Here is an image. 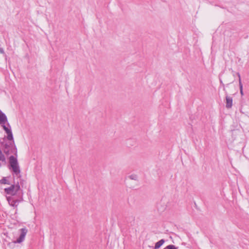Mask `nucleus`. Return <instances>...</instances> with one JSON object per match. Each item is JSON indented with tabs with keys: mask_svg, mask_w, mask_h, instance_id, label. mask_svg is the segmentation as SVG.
I'll return each mask as SVG.
<instances>
[{
	"mask_svg": "<svg viewBox=\"0 0 249 249\" xmlns=\"http://www.w3.org/2000/svg\"><path fill=\"white\" fill-rule=\"evenodd\" d=\"M9 164L13 173L17 176L19 175L20 170L17 159L13 156H11L9 157Z\"/></svg>",
	"mask_w": 249,
	"mask_h": 249,
	"instance_id": "nucleus-1",
	"label": "nucleus"
},
{
	"mask_svg": "<svg viewBox=\"0 0 249 249\" xmlns=\"http://www.w3.org/2000/svg\"><path fill=\"white\" fill-rule=\"evenodd\" d=\"M20 186L18 183L16 185H12L10 187L4 189L5 193L7 195L14 196L17 195L20 190Z\"/></svg>",
	"mask_w": 249,
	"mask_h": 249,
	"instance_id": "nucleus-2",
	"label": "nucleus"
},
{
	"mask_svg": "<svg viewBox=\"0 0 249 249\" xmlns=\"http://www.w3.org/2000/svg\"><path fill=\"white\" fill-rule=\"evenodd\" d=\"M19 231L20 233L19 236L16 240L13 241L14 244L21 243L24 240L28 230L26 228H24L20 229Z\"/></svg>",
	"mask_w": 249,
	"mask_h": 249,
	"instance_id": "nucleus-3",
	"label": "nucleus"
},
{
	"mask_svg": "<svg viewBox=\"0 0 249 249\" xmlns=\"http://www.w3.org/2000/svg\"><path fill=\"white\" fill-rule=\"evenodd\" d=\"M7 201H8L9 204L14 207H17L18 205L19 202L22 201V197H21L20 199H15L12 196L7 197Z\"/></svg>",
	"mask_w": 249,
	"mask_h": 249,
	"instance_id": "nucleus-4",
	"label": "nucleus"
},
{
	"mask_svg": "<svg viewBox=\"0 0 249 249\" xmlns=\"http://www.w3.org/2000/svg\"><path fill=\"white\" fill-rule=\"evenodd\" d=\"M232 106V98L228 96H226V107L227 108H231Z\"/></svg>",
	"mask_w": 249,
	"mask_h": 249,
	"instance_id": "nucleus-5",
	"label": "nucleus"
},
{
	"mask_svg": "<svg viewBox=\"0 0 249 249\" xmlns=\"http://www.w3.org/2000/svg\"><path fill=\"white\" fill-rule=\"evenodd\" d=\"M7 122L6 116L0 110V124H4Z\"/></svg>",
	"mask_w": 249,
	"mask_h": 249,
	"instance_id": "nucleus-6",
	"label": "nucleus"
},
{
	"mask_svg": "<svg viewBox=\"0 0 249 249\" xmlns=\"http://www.w3.org/2000/svg\"><path fill=\"white\" fill-rule=\"evenodd\" d=\"M237 75H238V77H239V88H240V91L241 95L242 96L243 95V85L241 82V79L240 77V75L239 73H237Z\"/></svg>",
	"mask_w": 249,
	"mask_h": 249,
	"instance_id": "nucleus-7",
	"label": "nucleus"
},
{
	"mask_svg": "<svg viewBox=\"0 0 249 249\" xmlns=\"http://www.w3.org/2000/svg\"><path fill=\"white\" fill-rule=\"evenodd\" d=\"M164 243V239H161L159 241L157 242L155 245V249H158Z\"/></svg>",
	"mask_w": 249,
	"mask_h": 249,
	"instance_id": "nucleus-8",
	"label": "nucleus"
},
{
	"mask_svg": "<svg viewBox=\"0 0 249 249\" xmlns=\"http://www.w3.org/2000/svg\"><path fill=\"white\" fill-rule=\"evenodd\" d=\"M0 183L2 184H10V182L6 179V177H3L0 180Z\"/></svg>",
	"mask_w": 249,
	"mask_h": 249,
	"instance_id": "nucleus-9",
	"label": "nucleus"
},
{
	"mask_svg": "<svg viewBox=\"0 0 249 249\" xmlns=\"http://www.w3.org/2000/svg\"><path fill=\"white\" fill-rule=\"evenodd\" d=\"M11 153H13L16 156H17V149L16 145H13V147H11Z\"/></svg>",
	"mask_w": 249,
	"mask_h": 249,
	"instance_id": "nucleus-10",
	"label": "nucleus"
},
{
	"mask_svg": "<svg viewBox=\"0 0 249 249\" xmlns=\"http://www.w3.org/2000/svg\"><path fill=\"white\" fill-rule=\"evenodd\" d=\"M7 139L9 141H13V142L14 138H13L12 131H10V132H9L8 133H7Z\"/></svg>",
	"mask_w": 249,
	"mask_h": 249,
	"instance_id": "nucleus-11",
	"label": "nucleus"
},
{
	"mask_svg": "<svg viewBox=\"0 0 249 249\" xmlns=\"http://www.w3.org/2000/svg\"><path fill=\"white\" fill-rule=\"evenodd\" d=\"M13 145H14V142H10L9 144L5 143L4 145V150L8 149L11 147H13Z\"/></svg>",
	"mask_w": 249,
	"mask_h": 249,
	"instance_id": "nucleus-12",
	"label": "nucleus"
},
{
	"mask_svg": "<svg viewBox=\"0 0 249 249\" xmlns=\"http://www.w3.org/2000/svg\"><path fill=\"white\" fill-rule=\"evenodd\" d=\"M0 160L5 162L6 158L0 149Z\"/></svg>",
	"mask_w": 249,
	"mask_h": 249,
	"instance_id": "nucleus-13",
	"label": "nucleus"
},
{
	"mask_svg": "<svg viewBox=\"0 0 249 249\" xmlns=\"http://www.w3.org/2000/svg\"><path fill=\"white\" fill-rule=\"evenodd\" d=\"M128 178L131 180H137L138 177L135 174H132L128 176Z\"/></svg>",
	"mask_w": 249,
	"mask_h": 249,
	"instance_id": "nucleus-14",
	"label": "nucleus"
},
{
	"mask_svg": "<svg viewBox=\"0 0 249 249\" xmlns=\"http://www.w3.org/2000/svg\"><path fill=\"white\" fill-rule=\"evenodd\" d=\"M163 249H178V247H176L175 246L173 245H169Z\"/></svg>",
	"mask_w": 249,
	"mask_h": 249,
	"instance_id": "nucleus-15",
	"label": "nucleus"
},
{
	"mask_svg": "<svg viewBox=\"0 0 249 249\" xmlns=\"http://www.w3.org/2000/svg\"><path fill=\"white\" fill-rule=\"evenodd\" d=\"M2 125V126L3 128V129L4 130V131H5V132L6 133H8L9 132H10L11 130V129H9L8 127H7L4 124H1Z\"/></svg>",
	"mask_w": 249,
	"mask_h": 249,
	"instance_id": "nucleus-16",
	"label": "nucleus"
},
{
	"mask_svg": "<svg viewBox=\"0 0 249 249\" xmlns=\"http://www.w3.org/2000/svg\"><path fill=\"white\" fill-rule=\"evenodd\" d=\"M220 84H221V85L223 87L224 90H225V85H224V84L223 83V82H222V81L221 80H220Z\"/></svg>",
	"mask_w": 249,
	"mask_h": 249,
	"instance_id": "nucleus-17",
	"label": "nucleus"
},
{
	"mask_svg": "<svg viewBox=\"0 0 249 249\" xmlns=\"http://www.w3.org/2000/svg\"><path fill=\"white\" fill-rule=\"evenodd\" d=\"M4 152L6 154V155H8L9 154V151L8 149H6V150H4Z\"/></svg>",
	"mask_w": 249,
	"mask_h": 249,
	"instance_id": "nucleus-18",
	"label": "nucleus"
},
{
	"mask_svg": "<svg viewBox=\"0 0 249 249\" xmlns=\"http://www.w3.org/2000/svg\"><path fill=\"white\" fill-rule=\"evenodd\" d=\"M0 53H4V51L2 48H0Z\"/></svg>",
	"mask_w": 249,
	"mask_h": 249,
	"instance_id": "nucleus-19",
	"label": "nucleus"
},
{
	"mask_svg": "<svg viewBox=\"0 0 249 249\" xmlns=\"http://www.w3.org/2000/svg\"><path fill=\"white\" fill-rule=\"evenodd\" d=\"M232 82H233V80H232V81H231L230 82V83L228 84L227 85H228L229 84H231V83H232Z\"/></svg>",
	"mask_w": 249,
	"mask_h": 249,
	"instance_id": "nucleus-20",
	"label": "nucleus"
}]
</instances>
